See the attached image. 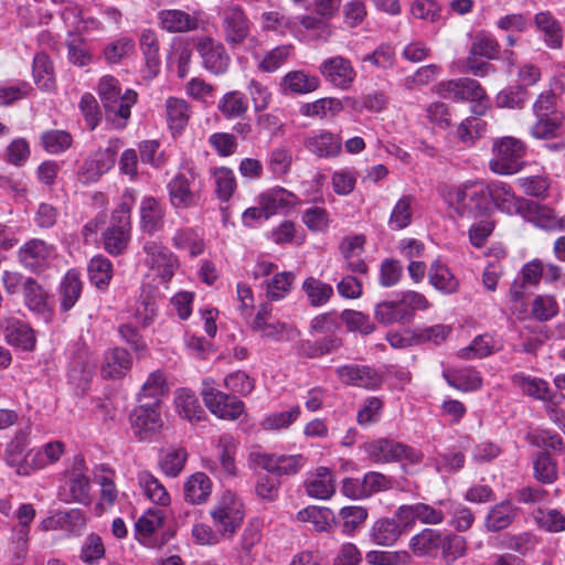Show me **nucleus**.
<instances>
[{
    "label": "nucleus",
    "instance_id": "dca6fc26",
    "mask_svg": "<svg viewBox=\"0 0 565 565\" xmlns=\"http://www.w3.org/2000/svg\"><path fill=\"white\" fill-rule=\"evenodd\" d=\"M196 173L192 168L177 173L168 183L170 202L175 209H188L198 201L194 190Z\"/></svg>",
    "mask_w": 565,
    "mask_h": 565
},
{
    "label": "nucleus",
    "instance_id": "680f3d73",
    "mask_svg": "<svg viewBox=\"0 0 565 565\" xmlns=\"http://www.w3.org/2000/svg\"><path fill=\"white\" fill-rule=\"evenodd\" d=\"M529 97V90L524 86H510L497 95L495 104L500 108L521 109Z\"/></svg>",
    "mask_w": 565,
    "mask_h": 565
},
{
    "label": "nucleus",
    "instance_id": "a18cd8bd",
    "mask_svg": "<svg viewBox=\"0 0 565 565\" xmlns=\"http://www.w3.org/2000/svg\"><path fill=\"white\" fill-rule=\"evenodd\" d=\"M169 387L164 374L157 370L149 374L139 393V402H157L160 406L161 398L168 393Z\"/></svg>",
    "mask_w": 565,
    "mask_h": 565
},
{
    "label": "nucleus",
    "instance_id": "f257e3e1",
    "mask_svg": "<svg viewBox=\"0 0 565 565\" xmlns=\"http://www.w3.org/2000/svg\"><path fill=\"white\" fill-rule=\"evenodd\" d=\"M224 386L232 394L247 396L255 388V380L244 371H236L224 377ZM201 396L207 409L221 419L235 420L244 413V403L220 391L211 377L203 380Z\"/></svg>",
    "mask_w": 565,
    "mask_h": 565
},
{
    "label": "nucleus",
    "instance_id": "c03bdc74",
    "mask_svg": "<svg viewBox=\"0 0 565 565\" xmlns=\"http://www.w3.org/2000/svg\"><path fill=\"white\" fill-rule=\"evenodd\" d=\"M443 544V534L438 530L424 529L411 539L409 547L417 556L437 551Z\"/></svg>",
    "mask_w": 565,
    "mask_h": 565
},
{
    "label": "nucleus",
    "instance_id": "ea45409f",
    "mask_svg": "<svg viewBox=\"0 0 565 565\" xmlns=\"http://www.w3.org/2000/svg\"><path fill=\"white\" fill-rule=\"evenodd\" d=\"M167 119L171 130L180 134L189 122L191 109L181 98L169 97L166 100Z\"/></svg>",
    "mask_w": 565,
    "mask_h": 565
},
{
    "label": "nucleus",
    "instance_id": "09e8293b",
    "mask_svg": "<svg viewBox=\"0 0 565 565\" xmlns=\"http://www.w3.org/2000/svg\"><path fill=\"white\" fill-rule=\"evenodd\" d=\"M438 505L444 507L445 514L449 513L451 515L449 523L455 530L466 532L471 527L475 516L469 508L450 500H440Z\"/></svg>",
    "mask_w": 565,
    "mask_h": 565
},
{
    "label": "nucleus",
    "instance_id": "e2e57ef3",
    "mask_svg": "<svg viewBox=\"0 0 565 565\" xmlns=\"http://www.w3.org/2000/svg\"><path fill=\"white\" fill-rule=\"evenodd\" d=\"M64 452V444L61 441H51L45 444L42 448L33 451L32 467L33 470L42 469L49 465L58 461Z\"/></svg>",
    "mask_w": 565,
    "mask_h": 565
},
{
    "label": "nucleus",
    "instance_id": "72a5a7b5",
    "mask_svg": "<svg viewBox=\"0 0 565 565\" xmlns=\"http://www.w3.org/2000/svg\"><path fill=\"white\" fill-rule=\"evenodd\" d=\"M564 114H554L535 117V122L530 128V134L535 139H554L563 134Z\"/></svg>",
    "mask_w": 565,
    "mask_h": 565
},
{
    "label": "nucleus",
    "instance_id": "13d9d810",
    "mask_svg": "<svg viewBox=\"0 0 565 565\" xmlns=\"http://www.w3.org/2000/svg\"><path fill=\"white\" fill-rule=\"evenodd\" d=\"M302 289L313 307L323 306L333 295L331 285L313 277H309L303 281Z\"/></svg>",
    "mask_w": 565,
    "mask_h": 565
},
{
    "label": "nucleus",
    "instance_id": "423d86ee",
    "mask_svg": "<svg viewBox=\"0 0 565 565\" xmlns=\"http://www.w3.org/2000/svg\"><path fill=\"white\" fill-rule=\"evenodd\" d=\"M367 458L375 463L405 462L417 465L423 454L415 448L391 438H377L364 445Z\"/></svg>",
    "mask_w": 565,
    "mask_h": 565
},
{
    "label": "nucleus",
    "instance_id": "4d7b16f0",
    "mask_svg": "<svg viewBox=\"0 0 565 565\" xmlns=\"http://www.w3.org/2000/svg\"><path fill=\"white\" fill-rule=\"evenodd\" d=\"M236 450L235 440L231 435H222L218 438L217 455L220 461L218 471L227 476H235L236 468L234 462V455Z\"/></svg>",
    "mask_w": 565,
    "mask_h": 565
},
{
    "label": "nucleus",
    "instance_id": "ddd939ff",
    "mask_svg": "<svg viewBox=\"0 0 565 565\" xmlns=\"http://www.w3.org/2000/svg\"><path fill=\"white\" fill-rule=\"evenodd\" d=\"M131 427L135 435L141 439H148L159 433L163 422L160 414V406L157 402H139L130 415Z\"/></svg>",
    "mask_w": 565,
    "mask_h": 565
},
{
    "label": "nucleus",
    "instance_id": "aec40b11",
    "mask_svg": "<svg viewBox=\"0 0 565 565\" xmlns=\"http://www.w3.org/2000/svg\"><path fill=\"white\" fill-rule=\"evenodd\" d=\"M340 381L347 385H353L365 390H376L381 386L383 377L369 365H343L335 369Z\"/></svg>",
    "mask_w": 565,
    "mask_h": 565
},
{
    "label": "nucleus",
    "instance_id": "412c9836",
    "mask_svg": "<svg viewBox=\"0 0 565 565\" xmlns=\"http://www.w3.org/2000/svg\"><path fill=\"white\" fill-rule=\"evenodd\" d=\"M116 152L111 148L98 149L88 157L78 170V179L84 184L96 182L115 164Z\"/></svg>",
    "mask_w": 565,
    "mask_h": 565
},
{
    "label": "nucleus",
    "instance_id": "5fc2aeb1",
    "mask_svg": "<svg viewBox=\"0 0 565 565\" xmlns=\"http://www.w3.org/2000/svg\"><path fill=\"white\" fill-rule=\"evenodd\" d=\"M89 280L97 288H106L113 278V265L110 260L102 255L90 259L88 265Z\"/></svg>",
    "mask_w": 565,
    "mask_h": 565
},
{
    "label": "nucleus",
    "instance_id": "603ef678",
    "mask_svg": "<svg viewBox=\"0 0 565 565\" xmlns=\"http://www.w3.org/2000/svg\"><path fill=\"white\" fill-rule=\"evenodd\" d=\"M23 296L25 306L30 310L39 313L49 311L47 294L35 279L28 277Z\"/></svg>",
    "mask_w": 565,
    "mask_h": 565
},
{
    "label": "nucleus",
    "instance_id": "58836bf2",
    "mask_svg": "<svg viewBox=\"0 0 565 565\" xmlns=\"http://www.w3.org/2000/svg\"><path fill=\"white\" fill-rule=\"evenodd\" d=\"M429 282L443 294H454L459 288V281L450 269L440 260L430 265L428 273Z\"/></svg>",
    "mask_w": 565,
    "mask_h": 565
},
{
    "label": "nucleus",
    "instance_id": "2f4dec72",
    "mask_svg": "<svg viewBox=\"0 0 565 565\" xmlns=\"http://www.w3.org/2000/svg\"><path fill=\"white\" fill-rule=\"evenodd\" d=\"M131 363V358L125 349H109L104 354L102 375L109 379L120 377L130 370Z\"/></svg>",
    "mask_w": 565,
    "mask_h": 565
},
{
    "label": "nucleus",
    "instance_id": "9b49d317",
    "mask_svg": "<svg viewBox=\"0 0 565 565\" xmlns=\"http://www.w3.org/2000/svg\"><path fill=\"white\" fill-rule=\"evenodd\" d=\"M202 66L213 75L225 74L231 65V56L224 44L211 36H202L195 44Z\"/></svg>",
    "mask_w": 565,
    "mask_h": 565
},
{
    "label": "nucleus",
    "instance_id": "f8f14e48",
    "mask_svg": "<svg viewBox=\"0 0 565 565\" xmlns=\"http://www.w3.org/2000/svg\"><path fill=\"white\" fill-rule=\"evenodd\" d=\"M250 328L262 338L271 341H288L296 335V330L291 326L273 319V306L268 302L259 305Z\"/></svg>",
    "mask_w": 565,
    "mask_h": 565
},
{
    "label": "nucleus",
    "instance_id": "20e7f679",
    "mask_svg": "<svg viewBox=\"0 0 565 565\" xmlns=\"http://www.w3.org/2000/svg\"><path fill=\"white\" fill-rule=\"evenodd\" d=\"M135 202V190L126 189L118 206L111 213L110 224L103 234L104 248L110 255H120L128 246L131 236V210Z\"/></svg>",
    "mask_w": 565,
    "mask_h": 565
},
{
    "label": "nucleus",
    "instance_id": "0e129e2a",
    "mask_svg": "<svg viewBox=\"0 0 565 565\" xmlns=\"http://www.w3.org/2000/svg\"><path fill=\"white\" fill-rule=\"evenodd\" d=\"M188 452L184 448H169L160 459V467L168 477H177L183 470Z\"/></svg>",
    "mask_w": 565,
    "mask_h": 565
},
{
    "label": "nucleus",
    "instance_id": "864d4df0",
    "mask_svg": "<svg viewBox=\"0 0 565 565\" xmlns=\"http://www.w3.org/2000/svg\"><path fill=\"white\" fill-rule=\"evenodd\" d=\"M514 385L520 387L522 392L536 399H550V390L546 381L527 376L523 373H516L512 376Z\"/></svg>",
    "mask_w": 565,
    "mask_h": 565
},
{
    "label": "nucleus",
    "instance_id": "c85d7f7f",
    "mask_svg": "<svg viewBox=\"0 0 565 565\" xmlns=\"http://www.w3.org/2000/svg\"><path fill=\"white\" fill-rule=\"evenodd\" d=\"M519 508L511 500L494 504L484 519L489 532H498L509 527L518 516Z\"/></svg>",
    "mask_w": 565,
    "mask_h": 565
},
{
    "label": "nucleus",
    "instance_id": "338daca9",
    "mask_svg": "<svg viewBox=\"0 0 565 565\" xmlns=\"http://www.w3.org/2000/svg\"><path fill=\"white\" fill-rule=\"evenodd\" d=\"M365 559L371 565H408L412 556L406 551H371Z\"/></svg>",
    "mask_w": 565,
    "mask_h": 565
},
{
    "label": "nucleus",
    "instance_id": "6ab92c4d",
    "mask_svg": "<svg viewBox=\"0 0 565 565\" xmlns=\"http://www.w3.org/2000/svg\"><path fill=\"white\" fill-rule=\"evenodd\" d=\"M435 93L455 102L475 100L484 96L480 84L468 77L440 82L435 86Z\"/></svg>",
    "mask_w": 565,
    "mask_h": 565
},
{
    "label": "nucleus",
    "instance_id": "e433bc0d",
    "mask_svg": "<svg viewBox=\"0 0 565 565\" xmlns=\"http://www.w3.org/2000/svg\"><path fill=\"white\" fill-rule=\"evenodd\" d=\"M174 403L178 414L189 422L198 423L205 417V412L195 394L188 388H181L177 392Z\"/></svg>",
    "mask_w": 565,
    "mask_h": 565
},
{
    "label": "nucleus",
    "instance_id": "f03ea898",
    "mask_svg": "<svg viewBox=\"0 0 565 565\" xmlns=\"http://www.w3.org/2000/svg\"><path fill=\"white\" fill-rule=\"evenodd\" d=\"M98 95L105 109V117L116 129L127 126L130 109L137 103L138 94L132 89H120L119 82L113 76H104L98 84Z\"/></svg>",
    "mask_w": 565,
    "mask_h": 565
},
{
    "label": "nucleus",
    "instance_id": "79ce46f5",
    "mask_svg": "<svg viewBox=\"0 0 565 565\" xmlns=\"http://www.w3.org/2000/svg\"><path fill=\"white\" fill-rule=\"evenodd\" d=\"M32 73L34 82L40 89L50 90L54 87V66L50 56L46 53L41 52L34 56Z\"/></svg>",
    "mask_w": 565,
    "mask_h": 565
},
{
    "label": "nucleus",
    "instance_id": "69168bd1",
    "mask_svg": "<svg viewBox=\"0 0 565 565\" xmlns=\"http://www.w3.org/2000/svg\"><path fill=\"white\" fill-rule=\"evenodd\" d=\"M41 143L45 151L60 153L72 146L73 138L66 130L52 129L42 134Z\"/></svg>",
    "mask_w": 565,
    "mask_h": 565
},
{
    "label": "nucleus",
    "instance_id": "473e14b6",
    "mask_svg": "<svg viewBox=\"0 0 565 565\" xmlns=\"http://www.w3.org/2000/svg\"><path fill=\"white\" fill-rule=\"evenodd\" d=\"M212 493V482L203 472H195L189 477L183 487L184 500L191 504H202Z\"/></svg>",
    "mask_w": 565,
    "mask_h": 565
},
{
    "label": "nucleus",
    "instance_id": "a878e982",
    "mask_svg": "<svg viewBox=\"0 0 565 565\" xmlns=\"http://www.w3.org/2000/svg\"><path fill=\"white\" fill-rule=\"evenodd\" d=\"M139 46L142 52L147 77L153 78L160 72L159 40L157 33L151 29H145L139 35Z\"/></svg>",
    "mask_w": 565,
    "mask_h": 565
},
{
    "label": "nucleus",
    "instance_id": "bb28decb",
    "mask_svg": "<svg viewBox=\"0 0 565 565\" xmlns=\"http://www.w3.org/2000/svg\"><path fill=\"white\" fill-rule=\"evenodd\" d=\"M158 19L161 28L170 33H184L199 28L196 17L178 9L162 10Z\"/></svg>",
    "mask_w": 565,
    "mask_h": 565
},
{
    "label": "nucleus",
    "instance_id": "de8ad7c7",
    "mask_svg": "<svg viewBox=\"0 0 565 565\" xmlns=\"http://www.w3.org/2000/svg\"><path fill=\"white\" fill-rule=\"evenodd\" d=\"M535 24L544 34V42L551 49H559L562 46V29L556 19L550 12H539L535 15Z\"/></svg>",
    "mask_w": 565,
    "mask_h": 565
},
{
    "label": "nucleus",
    "instance_id": "b1692460",
    "mask_svg": "<svg viewBox=\"0 0 565 565\" xmlns=\"http://www.w3.org/2000/svg\"><path fill=\"white\" fill-rule=\"evenodd\" d=\"M409 530L408 524L395 515L393 518H381L372 525L370 537L376 545L392 546Z\"/></svg>",
    "mask_w": 565,
    "mask_h": 565
},
{
    "label": "nucleus",
    "instance_id": "c9c22d12",
    "mask_svg": "<svg viewBox=\"0 0 565 565\" xmlns=\"http://www.w3.org/2000/svg\"><path fill=\"white\" fill-rule=\"evenodd\" d=\"M296 519L299 522H309L317 532H329L335 521L334 514L329 508L309 505L300 510Z\"/></svg>",
    "mask_w": 565,
    "mask_h": 565
},
{
    "label": "nucleus",
    "instance_id": "6e6d98bb",
    "mask_svg": "<svg viewBox=\"0 0 565 565\" xmlns=\"http://www.w3.org/2000/svg\"><path fill=\"white\" fill-rule=\"evenodd\" d=\"M414 199L411 195L402 196L394 205L388 218V226L394 231L407 227L412 222Z\"/></svg>",
    "mask_w": 565,
    "mask_h": 565
},
{
    "label": "nucleus",
    "instance_id": "5701e85b",
    "mask_svg": "<svg viewBox=\"0 0 565 565\" xmlns=\"http://www.w3.org/2000/svg\"><path fill=\"white\" fill-rule=\"evenodd\" d=\"M303 146L318 158H335L341 153L342 139L337 134L321 129L307 135L303 139Z\"/></svg>",
    "mask_w": 565,
    "mask_h": 565
},
{
    "label": "nucleus",
    "instance_id": "1a4fd4ad",
    "mask_svg": "<svg viewBox=\"0 0 565 565\" xmlns=\"http://www.w3.org/2000/svg\"><path fill=\"white\" fill-rule=\"evenodd\" d=\"M142 249L150 275L159 278L162 284L169 282L179 268L177 256L168 247L154 241L146 242Z\"/></svg>",
    "mask_w": 565,
    "mask_h": 565
},
{
    "label": "nucleus",
    "instance_id": "4c0bfd02",
    "mask_svg": "<svg viewBox=\"0 0 565 565\" xmlns=\"http://www.w3.org/2000/svg\"><path fill=\"white\" fill-rule=\"evenodd\" d=\"M443 376L449 386L462 392L477 391L482 386V377L473 369L444 371Z\"/></svg>",
    "mask_w": 565,
    "mask_h": 565
},
{
    "label": "nucleus",
    "instance_id": "3c124183",
    "mask_svg": "<svg viewBox=\"0 0 565 565\" xmlns=\"http://www.w3.org/2000/svg\"><path fill=\"white\" fill-rule=\"evenodd\" d=\"M533 476L543 484H552L557 480V462L547 451H540L533 459Z\"/></svg>",
    "mask_w": 565,
    "mask_h": 565
},
{
    "label": "nucleus",
    "instance_id": "7ed1b4c3",
    "mask_svg": "<svg viewBox=\"0 0 565 565\" xmlns=\"http://www.w3.org/2000/svg\"><path fill=\"white\" fill-rule=\"evenodd\" d=\"M443 195L450 212L460 218L477 220L488 212L487 193L482 184L448 186Z\"/></svg>",
    "mask_w": 565,
    "mask_h": 565
},
{
    "label": "nucleus",
    "instance_id": "0eeeda50",
    "mask_svg": "<svg viewBox=\"0 0 565 565\" xmlns=\"http://www.w3.org/2000/svg\"><path fill=\"white\" fill-rule=\"evenodd\" d=\"M213 527L216 529L225 539L234 536L245 516L243 503L239 498L225 491L210 511Z\"/></svg>",
    "mask_w": 565,
    "mask_h": 565
},
{
    "label": "nucleus",
    "instance_id": "2eb2a0df",
    "mask_svg": "<svg viewBox=\"0 0 565 565\" xmlns=\"http://www.w3.org/2000/svg\"><path fill=\"white\" fill-rule=\"evenodd\" d=\"M249 460L255 466L276 476L295 475L306 461L301 455H273L259 451L250 452Z\"/></svg>",
    "mask_w": 565,
    "mask_h": 565
},
{
    "label": "nucleus",
    "instance_id": "bf43d9fd",
    "mask_svg": "<svg viewBox=\"0 0 565 565\" xmlns=\"http://www.w3.org/2000/svg\"><path fill=\"white\" fill-rule=\"evenodd\" d=\"M295 281V274L291 271H281L266 281V297L270 301H278L285 298Z\"/></svg>",
    "mask_w": 565,
    "mask_h": 565
},
{
    "label": "nucleus",
    "instance_id": "7c9ffc66",
    "mask_svg": "<svg viewBox=\"0 0 565 565\" xmlns=\"http://www.w3.org/2000/svg\"><path fill=\"white\" fill-rule=\"evenodd\" d=\"M164 210L162 204L153 196H145L140 203L141 228L152 235L163 225Z\"/></svg>",
    "mask_w": 565,
    "mask_h": 565
},
{
    "label": "nucleus",
    "instance_id": "c756f323",
    "mask_svg": "<svg viewBox=\"0 0 565 565\" xmlns=\"http://www.w3.org/2000/svg\"><path fill=\"white\" fill-rule=\"evenodd\" d=\"M295 202L296 196L282 188L269 189L258 196V204L265 211V220L277 214L280 210L292 206Z\"/></svg>",
    "mask_w": 565,
    "mask_h": 565
},
{
    "label": "nucleus",
    "instance_id": "cd10ccee",
    "mask_svg": "<svg viewBox=\"0 0 565 565\" xmlns=\"http://www.w3.org/2000/svg\"><path fill=\"white\" fill-rule=\"evenodd\" d=\"M309 497L318 500H328L335 492L334 476L327 467H319L305 483Z\"/></svg>",
    "mask_w": 565,
    "mask_h": 565
},
{
    "label": "nucleus",
    "instance_id": "6e6552de",
    "mask_svg": "<svg viewBox=\"0 0 565 565\" xmlns=\"http://www.w3.org/2000/svg\"><path fill=\"white\" fill-rule=\"evenodd\" d=\"M524 152L525 148L521 140L513 137H503L493 145L490 168L499 174H514L522 168Z\"/></svg>",
    "mask_w": 565,
    "mask_h": 565
},
{
    "label": "nucleus",
    "instance_id": "37998d69",
    "mask_svg": "<svg viewBox=\"0 0 565 565\" xmlns=\"http://www.w3.org/2000/svg\"><path fill=\"white\" fill-rule=\"evenodd\" d=\"M138 483L151 502L161 507H167L170 503V494L166 487L150 472H139Z\"/></svg>",
    "mask_w": 565,
    "mask_h": 565
},
{
    "label": "nucleus",
    "instance_id": "a211bd4d",
    "mask_svg": "<svg viewBox=\"0 0 565 565\" xmlns=\"http://www.w3.org/2000/svg\"><path fill=\"white\" fill-rule=\"evenodd\" d=\"M55 253L54 246L40 238H32L19 249V260L22 266L33 273L44 270Z\"/></svg>",
    "mask_w": 565,
    "mask_h": 565
},
{
    "label": "nucleus",
    "instance_id": "9d476101",
    "mask_svg": "<svg viewBox=\"0 0 565 565\" xmlns=\"http://www.w3.org/2000/svg\"><path fill=\"white\" fill-rule=\"evenodd\" d=\"M221 29L224 41L235 49L245 43L250 34V21L242 7H225L221 12Z\"/></svg>",
    "mask_w": 565,
    "mask_h": 565
},
{
    "label": "nucleus",
    "instance_id": "774afa93",
    "mask_svg": "<svg viewBox=\"0 0 565 565\" xmlns=\"http://www.w3.org/2000/svg\"><path fill=\"white\" fill-rule=\"evenodd\" d=\"M215 193L217 198L227 202L236 189L234 172L230 168H216L213 172Z\"/></svg>",
    "mask_w": 565,
    "mask_h": 565
},
{
    "label": "nucleus",
    "instance_id": "39448f33",
    "mask_svg": "<svg viewBox=\"0 0 565 565\" xmlns=\"http://www.w3.org/2000/svg\"><path fill=\"white\" fill-rule=\"evenodd\" d=\"M486 188L487 200L494 203V205L507 214H519L527 221H535L539 214V204L516 196L512 188L504 182H491Z\"/></svg>",
    "mask_w": 565,
    "mask_h": 565
},
{
    "label": "nucleus",
    "instance_id": "f704fd0d",
    "mask_svg": "<svg viewBox=\"0 0 565 565\" xmlns=\"http://www.w3.org/2000/svg\"><path fill=\"white\" fill-rule=\"evenodd\" d=\"M83 284L79 273L76 269H70L60 284L61 310L68 311L77 302L82 294Z\"/></svg>",
    "mask_w": 565,
    "mask_h": 565
},
{
    "label": "nucleus",
    "instance_id": "8fccbe9b",
    "mask_svg": "<svg viewBox=\"0 0 565 565\" xmlns=\"http://www.w3.org/2000/svg\"><path fill=\"white\" fill-rule=\"evenodd\" d=\"M217 109L227 119L237 118L247 111L248 102L242 92L232 90L218 99Z\"/></svg>",
    "mask_w": 565,
    "mask_h": 565
},
{
    "label": "nucleus",
    "instance_id": "052dcab7",
    "mask_svg": "<svg viewBox=\"0 0 565 565\" xmlns=\"http://www.w3.org/2000/svg\"><path fill=\"white\" fill-rule=\"evenodd\" d=\"M342 110V100L334 97H326L317 99L313 103L305 104L300 111L303 116L323 118L328 113L332 116H335Z\"/></svg>",
    "mask_w": 565,
    "mask_h": 565
},
{
    "label": "nucleus",
    "instance_id": "4be33fe9",
    "mask_svg": "<svg viewBox=\"0 0 565 565\" xmlns=\"http://www.w3.org/2000/svg\"><path fill=\"white\" fill-rule=\"evenodd\" d=\"M28 445L26 435L19 431L6 446L4 461L9 467L14 468L20 476H29L33 471V451L26 454Z\"/></svg>",
    "mask_w": 565,
    "mask_h": 565
},
{
    "label": "nucleus",
    "instance_id": "393cba45",
    "mask_svg": "<svg viewBox=\"0 0 565 565\" xmlns=\"http://www.w3.org/2000/svg\"><path fill=\"white\" fill-rule=\"evenodd\" d=\"M2 327L9 344L25 351L34 349V331L26 323L15 318H6L2 320Z\"/></svg>",
    "mask_w": 565,
    "mask_h": 565
},
{
    "label": "nucleus",
    "instance_id": "49530a36",
    "mask_svg": "<svg viewBox=\"0 0 565 565\" xmlns=\"http://www.w3.org/2000/svg\"><path fill=\"white\" fill-rule=\"evenodd\" d=\"M407 316L408 311L404 309L399 299L379 302L374 308V318L383 326H390L408 320Z\"/></svg>",
    "mask_w": 565,
    "mask_h": 565
},
{
    "label": "nucleus",
    "instance_id": "a19ab883",
    "mask_svg": "<svg viewBox=\"0 0 565 565\" xmlns=\"http://www.w3.org/2000/svg\"><path fill=\"white\" fill-rule=\"evenodd\" d=\"M319 86L320 79L303 71H291L281 79V87L295 94H308L318 89Z\"/></svg>",
    "mask_w": 565,
    "mask_h": 565
},
{
    "label": "nucleus",
    "instance_id": "4468645a",
    "mask_svg": "<svg viewBox=\"0 0 565 565\" xmlns=\"http://www.w3.org/2000/svg\"><path fill=\"white\" fill-rule=\"evenodd\" d=\"M318 70L327 83L341 90L351 88L356 77L352 62L342 55L324 58Z\"/></svg>",
    "mask_w": 565,
    "mask_h": 565
},
{
    "label": "nucleus",
    "instance_id": "f3484780",
    "mask_svg": "<svg viewBox=\"0 0 565 565\" xmlns=\"http://www.w3.org/2000/svg\"><path fill=\"white\" fill-rule=\"evenodd\" d=\"M395 516L408 524L409 529L415 525L416 521L423 524L438 525L445 521V509L423 502L404 504L395 510Z\"/></svg>",
    "mask_w": 565,
    "mask_h": 565
}]
</instances>
